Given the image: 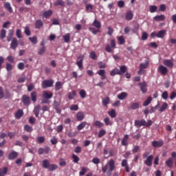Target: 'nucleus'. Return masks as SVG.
<instances>
[{
	"label": "nucleus",
	"mask_w": 176,
	"mask_h": 176,
	"mask_svg": "<svg viewBox=\"0 0 176 176\" xmlns=\"http://www.w3.org/2000/svg\"><path fill=\"white\" fill-rule=\"evenodd\" d=\"M113 170H115V161L113 159L110 160L104 166L102 167V173H106L107 176L112 175Z\"/></svg>",
	"instance_id": "1"
},
{
	"label": "nucleus",
	"mask_w": 176,
	"mask_h": 176,
	"mask_svg": "<svg viewBox=\"0 0 176 176\" xmlns=\"http://www.w3.org/2000/svg\"><path fill=\"white\" fill-rule=\"evenodd\" d=\"M85 58V56L80 55L77 57L76 64L80 69L83 68V59Z\"/></svg>",
	"instance_id": "2"
},
{
	"label": "nucleus",
	"mask_w": 176,
	"mask_h": 176,
	"mask_svg": "<svg viewBox=\"0 0 176 176\" xmlns=\"http://www.w3.org/2000/svg\"><path fill=\"white\" fill-rule=\"evenodd\" d=\"M53 80H43L42 82V87L43 89H47V87H53Z\"/></svg>",
	"instance_id": "3"
},
{
	"label": "nucleus",
	"mask_w": 176,
	"mask_h": 176,
	"mask_svg": "<svg viewBox=\"0 0 176 176\" xmlns=\"http://www.w3.org/2000/svg\"><path fill=\"white\" fill-rule=\"evenodd\" d=\"M158 72L161 74V75H167L168 74V69L164 65H160L158 67Z\"/></svg>",
	"instance_id": "4"
},
{
	"label": "nucleus",
	"mask_w": 176,
	"mask_h": 176,
	"mask_svg": "<svg viewBox=\"0 0 176 176\" xmlns=\"http://www.w3.org/2000/svg\"><path fill=\"white\" fill-rule=\"evenodd\" d=\"M17 46H19V41L16 37H14L10 43V47L12 50H16L17 49Z\"/></svg>",
	"instance_id": "5"
},
{
	"label": "nucleus",
	"mask_w": 176,
	"mask_h": 176,
	"mask_svg": "<svg viewBox=\"0 0 176 176\" xmlns=\"http://www.w3.org/2000/svg\"><path fill=\"white\" fill-rule=\"evenodd\" d=\"M139 86H140V90L143 94H145V93L148 91V89H146V87H148V84H146V82H140Z\"/></svg>",
	"instance_id": "6"
},
{
	"label": "nucleus",
	"mask_w": 176,
	"mask_h": 176,
	"mask_svg": "<svg viewBox=\"0 0 176 176\" xmlns=\"http://www.w3.org/2000/svg\"><path fill=\"white\" fill-rule=\"evenodd\" d=\"M22 101L24 105L28 106L31 104V99L27 95H23L22 97Z\"/></svg>",
	"instance_id": "7"
},
{
	"label": "nucleus",
	"mask_w": 176,
	"mask_h": 176,
	"mask_svg": "<svg viewBox=\"0 0 176 176\" xmlns=\"http://www.w3.org/2000/svg\"><path fill=\"white\" fill-rule=\"evenodd\" d=\"M134 126H135V127L140 128L142 127V126H145V120L142 119V120H135V124Z\"/></svg>",
	"instance_id": "8"
},
{
	"label": "nucleus",
	"mask_w": 176,
	"mask_h": 176,
	"mask_svg": "<svg viewBox=\"0 0 176 176\" xmlns=\"http://www.w3.org/2000/svg\"><path fill=\"white\" fill-rule=\"evenodd\" d=\"M164 65L168 67V68H173L174 67V63L170 59H165L163 60Z\"/></svg>",
	"instance_id": "9"
},
{
	"label": "nucleus",
	"mask_w": 176,
	"mask_h": 176,
	"mask_svg": "<svg viewBox=\"0 0 176 176\" xmlns=\"http://www.w3.org/2000/svg\"><path fill=\"white\" fill-rule=\"evenodd\" d=\"M19 156V153L16 151H12L11 153H9L8 158V160H14Z\"/></svg>",
	"instance_id": "10"
},
{
	"label": "nucleus",
	"mask_w": 176,
	"mask_h": 176,
	"mask_svg": "<svg viewBox=\"0 0 176 176\" xmlns=\"http://www.w3.org/2000/svg\"><path fill=\"white\" fill-rule=\"evenodd\" d=\"M166 166L168 167L169 168H173V166H174V159L173 157H169L166 162H165Z\"/></svg>",
	"instance_id": "11"
},
{
	"label": "nucleus",
	"mask_w": 176,
	"mask_h": 176,
	"mask_svg": "<svg viewBox=\"0 0 176 176\" xmlns=\"http://www.w3.org/2000/svg\"><path fill=\"white\" fill-rule=\"evenodd\" d=\"M152 160H153V155H149L146 157V160L144 161L146 166L151 167L152 166Z\"/></svg>",
	"instance_id": "12"
},
{
	"label": "nucleus",
	"mask_w": 176,
	"mask_h": 176,
	"mask_svg": "<svg viewBox=\"0 0 176 176\" xmlns=\"http://www.w3.org/2000/svg\"><path fill=\"white\" fill-rule=\"evenodd\" d=\"M163 140H160V141H153L152 142V146L154 148H160V146H163Z\"/></svg>",
	"instance_id": "13"
},
{
	"label": "nucleus",
	"mask_w": 176,
	"mask_h": 176,
	"mask_svg": "<svg viewBox=\"0 0 176 176\" xmlns=\"http://www.w3.org/2000/svg\"><path fill=\"white\" fill-rule=\"evenodd\" d=\"M41 111V104H37L34 107L33 112L36 116V118H39V112Z\"/></svg>",
	"instance_id": "14"
},
{
	"label": "nucleus",
	"mask_w": 176,
	"mask_h": 176,
	"mask_svg": "<svg viewBox=\"0 0 176 176\" xmlns=\"http://www.w3.org/2000/svg\"><path fill=\"white\" fill-rule=\"evenodd\" d=\"M140 108V103L138 102H132L130 104L129 107H128V109H138Z\"/></svg>",
	"instance_id": "15"
},
{
	"label": "nucleus",
	"mask_w": 176,
	"mask_h": 176,
	"mask_svg": "<svg viewBox=\"0 0 176 176\" xmlns=\"http://www.w3.org/2000/svg\"><path fill=\"white\" fill-rule=\"evenodd\" d=\"M76 119L79 122L85 119V113L83 111H79L76 114Z\"/></svg>",
	"instance_id": "16"
},
{
	"label": "nucleus",
	"mask_w": 176,
	"mask_h": 176,
	"mask_svg": "<svg viewBox=\"0 0 176 176\" xmlns=\"http://www.w3.org/2000/svg\"><path fill=\"white\" fill-rule=\"evenodd\" d=\"M98 75L101 76V80H104L107 79V76H105V70L104 69H100L97 72Z\"/></svg>",
	"instance_id": "17"
},
{
	"label": "nucleus",
	"mask_w": 176,
	"mask_h": 176,
	"mask_svg": "<svg viewBox=\"0 0 176 176\" xmlns=\"http://www.w3.org/2000/svg\"><path fill=\"white\" fill-rule=\"evenodd\" d=\"M43 97L45 98V100H50L53 97V93H48L47 91L43 92Z\"/></svg>",
	"instance_id": "18"
},
{
	"label": "nucleus",
	"mask_w": 176,
	"mask_h": 176,
	"mask_svg": "<svg viewBox=\"0 0 176 176\" xmlns=\"http://www.w3.org/2000/svg\"><path fill=\"white\" fill-rule=\"evenodd\" d=\"M153 19L155 20V21H164V20H166V16L164 14L157 15L154 16Z\"/></svg>",
	"instance_id": "19"
},
{
	"label": "nucleus",
	"mask_w": 176,
	"mask_h": 176,
	"mask_svg": "<svg viewBox=\"0 0 176 176\" xmlns=\"http://www.w3.org/2000/svg\"><path fill=\"white\" fill-rule=\"evenodd\" d=\"M133 17H134V15L133 14V12L131 11H129L125 14V19L128 21H130V20H133Z\"/></svg>",
	"instance_id": "20"
},
{
	"label": "nucleus",
	"mask_w": 176,
	"mask_h": 176,
	"mask_svg": "<svg viewBox=\"0 0 176 176\" xmlns=\"http://www.w3.org/2000/svg\"><path fill=\"white\" fill-rule=\"evenodd\" d=\"M111 76H115V75H122L120 70L119 69L116 68L110 72Z\"/></svg>",
	"instance_id": "21"
},
{
	"label": "nucleus",
	"mask_w": 176,
	"mask_h": 176,
	"mask_svg": "<svg viewBox=\"0 0 176 176\" xmlns=\"http://www.w3.org/2000/svg\"><path fill=\"white\" fill-rule=\"evenodd\" d=\"M43 27V22L42 20L38 19L35 22V28H37V30H39V28H42Z\"/></svg>",
	"instance_id": "22"
},
{
	"label": "nucleus",
	"mask_w": 176,
	"mask_h": 176,
	"mask_svg": "<svg viewBox=\"0 0 176 176\" xmlns=\"http://www.w3.org/2000/svg\"><path fill=\"white\" fill-rule=\"evenodd\" d=\"M4 8L10 12V13H13V8H12V6L10 5V3L6 2L4 3Z\"/></svg>",
	"instance_id": "23"
},
{
	"label": "nucleus",
	"mask_w": 176,
	"mask_h": 176,
	"mask_svg": "<svg viewBox=\"0 0 176 176\" xmlns=\"http://www.w3.org/2000/svg\"><path fill=\"white\" fill-rule=\"evenodd\" d=\"M63 89V82L58 81L55 84V90L56 91H58V90H61Z\"/></svg>",
	"instance_id": "24"
},
{
	"label": "nucleus",
	"mask_w": 176,
	"mask_h": 176,
	"mask_svg": "<svg viewBox=\"0 0 176 176\" xmlns=\"http://www.w3.org/2000/svg\"><path fill=\"white\" fill-rule=\"evenodd\" d=\"M148 65H149V61L145 60L144 63H140V68L141 69H146V68H148Z\"/></svg>",
	"instance_id": "25"
},
{
	"label": "nucleus",
	"mask_w": 176,
	"mask_h": 176,
	"mask_svg": "<svg viewBox=\"0 0 176 176\" xmlns=\"http://www.w3.org/2000/svg\"><path fill=\"white\" fill-rule=\"evenodd\" d=\"M23 115L24 113L23 112V110L19 109L15 113V118L16 119H20Z\"/></svg>",
	"instance_id": "26"
},
{
	"label": "nucleus",
	"mask_w": 176,
	"mask_h": 176,
	"mask_svg": "<svg viewBox=\"0 0 176 176\" xmlns=\"http://www.w3.org/2000/svg\"><path fill=\"white\" fill-rule=\"evenodd\" d=\"M127 141H129V135H125L122 140V145H123L124 146H127L129 144Z\"/></svg>",
	"instance_id": "27"
},
{
	"label": "nucleus",
	"mask_w": 176,
	"mask_h": 176,
	"mask_svg": "<svg viewBox=\"0 0 176 176\" xmlns=\"http://www.w3.org/2000/svg\"><path fill=\"white\" fill-rule=\"evenodd\" d=\"M8 168L7 167H3L0 168V176H5L8 174Z\"/></svg>",
	"instance_id": "28"
},
{
	"label": "nucleus",
	"mask_w": 176,
	"mask_h": 176,
	"mask_svg": "<svg viewBox=\"0 0 176 176\" xmlns=\"http://www.w3.org/2000/svg\"><path fill=\"white\" fill-rule=\"evenodd\" d=\"M166 35V30H160L157 33V38H161L163 39Z\"/></svg>",
	"instance_id": "29"
},
{
	"label": "nucleus",
	"mask_w": 176,
	"mask_h": 176,
	"mask_svg": "<svg viewBox=\"0 0 176 176\" xmlns=\"http://www.w3.org/2000/svg\"><path fill=\"white\" fill-rule=\"evenodd\" d=\"M93 25L98 30H100V28H101V22L98 21L97 19H95L93 22Z\"/></svg>",
	"instance_id": "30"
},
{
	"label": "nucleus",
	"mask_w": 176,
	"mask_h": 176,
	"mask_svg": "<svg viewBox=\"0 0 176 176\" xmlns=\"http://www.w3.org/2000/svg\"><path fill=\"white\" fill-rule=\"evenodd\" d=\"M104 122L107 126H112L113 122L111 121V118L109 117H107L104 119Z\"/></svg>",
	"instance_id": "31"
},
{
	"label": "nucleus",
	"mask_w": 176,
	"mask_h": 176,
	"mask_svg": "<svg viewBox=\"0 0 176 176\" xmlns=\"http://www.w3.org/2000/svg\"><path fill=\"white\" fill-rule=\"evenodd\" d=\"M75 96H76V91L73 90L72 92L68 93L67 97L69 100H74Z\"/></svg>",
	"instance_id": "32"
},
{
	"label": "nucleus",
	"mask_w": 176,
	"mask_h": 176,
	"mask_svg": "<svg viewBox=\"0 0 176 176\" xmlns=\"http://www.w3.org/2000/svg\"><path fill=\"white\" fill-rule=\"evenodd\" d=\"M86 124H87V122H81L80 124L78 125L77 130L78 131L83 130V129L86 127Z\"/></svg>",
	"instance_id": "33"
},
{
	"label": "nucleus",
	"mask_w": 176,
	"mask_h": 176,
	"mask_svg": "<svg viewBox=\"0 0 176 176\" xmlns=\"http://www.w3.org/2000/svg\"><path fill=\"white\" fill-rule=\"evenodd\" d=\"M127 97V92H122L118 95V98L119 100H124Z\"/></svg>",
	"instance_id": "34"
},
{
	"label": "nucleus",
	"mask_w": 176,
	"mask_h": 176,
	"mask_svg": "<svg viewBox=\"0 0 176 176\" xmlns=\"http://www.w3.org/2000/svg\"><path fill=\"white\" fill-rule=\"evenodd\" d=\"M65 3L63 0H56L54 3V6H65Z\"/></svg>",
	"instance_id": "35"
},
{
	"label": "nucleus",
	"mask_w": 176,
	"mask_h": 176,
	"mask_svg": "<svg viewBox=\"0 0 176 176\" xmlns=\"http://www.w3.org/2000/svg\"><path fill=\"white\" fill-rule=\"evenodd\" d=\"M29 41L34 45H36L38 43V38L36 36H34L33 37H29Z\"/></svg>",
	"instance_id": "36"
},
{
	"label": "nucleus",
	"mask_w": 176,
	"mask_h": 176,
	"mask_svg": "<svg viewBox=\"0 0 176 176\" xmlns=\"http://www.w3.org/2000/svg\"><path fill=\"white\" fill-rule=\"evenodd\" d=\"M50 166V162H49V161L47 160H44L43 161V168H49Z\"/></svg>",
	"instance_id": "37"
},
{
	"label": "nucleus",
	"mask_w": 176,
	"mask_h": 176,
	"mask_svg": "<svg viewBox=\"0 0 176 176\" xmlns=\"http://www.w3.org/2000/svg\"><path fill=\"white\" fill-rule=\"evenodd\" d=\"M108 115L113 119V118H116V111H115V109H111L110 111H108Z\"/></svg>",
	"instance_id": "38"
},
{
	"label": "nucleus",
	"mask_w": 176,
	"mask_h": 176,
	"mask_svg": "<svg viewBox=\"0 0 176 176\" xmlns=\"http://www.w3.org/2000/svg\"><path fill=\"white\" fill-rule=\"evenodd\" d=\"M167 107H168V104L166 102H164L161 107L160 108V112H164L166 109H167Z\"/></svg>",
	"instance_id": "39"
},
{
	"label": "nucleus",
	"mask_w": 176,
	"mask_h": 176,
	"mask_svg": "<svg viewBox=\"0 0 176 176\" xmlns=\"http://www.w3.org/2000/svg\"><path fill=\"white\" fill-rule=\"evenodd\" d=\"M52 13H53V12L51 10H49L44 12L43 16L44 17H45V19H48V17H50V16H52Z\"/></svg>",
	"instance_id": "40"
},
{
	"label": "nucleus",
	"mask_w": 176,
	"mask_h": 176,
	"mask_svg": "<svg viewBox=\"0 0 176 176\" xmlns=\"http://www.w3.org/2000/svg\"><path fill=\"white\" fill-rule=\"evenodd\" d=\"M30 96L32 101H33V102H36V91H32Z\"/></svg>",
	"instance_id": "41"
},
{
	"label": "nucleus",
	"mask_w": 176,
	"mask_h": 176,
	"mask_svg": "<svg viewBox=\"0 0 176 176\" xmlns=\"http://www.w3.org/2000/svg\"><path fill=\"white\" fill-rule=\"evenodd\" d=\"M70 38H71V34H69V33H67L65 36H63L64 41L66 43H68V42H69Z\"/></svg>",
	"instance_id": "42"
},
{
	"label": "nucleus",
	"mask_w": 176,
	"mask_h": 176,
	"mask_svg": "<svg viewBox=\"0 0 176 176\" xmlns=\"http://www.w3.org/2000/svg\"><path fill=\"white\" fill-rule=\"evenodd\" d=\"M105 134H107V131L104 129H101L100 131H99L98 137V138H101L102 137H104Z\"/></svg>",
	"instance_id": "43"
},
{
	"label": "nucleus",
	"mask_w": 176,
	"mask_h": 176,
	"mask_svg": "<svg viewBox=\"0 0 176 176\" xmlns=\"http://www.w3.org/2000/svg\"><path fill=\"white\" fill-rule=\"evenodd\" d=\"M6 37V30L5 29H2L0 33V38L1 39H5Z\"/></svg>",
	"instance_id": "44"
},
{
	"label": "nucleus",
	"mask_w": 176,
	"mask_h": 176,
	"mask_svg": "<svg viewBox=\"0 0 176 176\" xmlns=\"http://www.w3.org/2000/svg\"><path fill=\"white\" fill-rule=\"evenodd\" d=\"M151 102H152V98L149 97L148 98H147V100L146 101L144 102L143 106L148 107V105L150 104Z\"/></svg>",
	"instance_id": "45"
},
{
	"label": "nucleus",
	"mask_w": 176,
	"mask_h": 176,
	"mask_svg": "<svg viewBox=\"0 0 176 176\" xmlns=\"http://www.w3.org/2000/svg\"><path fill=\"white\" fill-rule=\"evenodd\" d=\"M57 165L56 164H50V166H48L49 171H54V170H57Z\"/></svg>",
	"instance_id": "46"
},
{
	"label": "nucleus",
	"mask_w": 176,
	"mask_h": 176,
	"mask_svg": "<svg viewBox=\"0 0 176 176\" xmlns=\"http://www.w3.org/2000/svg\"><path fill=\"white\" fill-rule=\"evenodd\" d=\"M89 30L90 32H91L92 34H94V35H96V34H97L98 32H100V30H97V29H96V28H94L90 27V28H89Z\"/></svg>",
	"instance_id": "47"
},
{
	"label": "nucleus",
	"mask_w": 176,
	"mask_h": 176,
	"mask_svg": "<svg viewBox=\"0 0 176 176\" xmlns=\"http://www.w3.org/2000/svg\"><path fill=\"white\" fill-rule=\"evenodd\" d=\"M149 9H150V12L151 13H155V12H156V10H157V6H150Z\"/></svg>",
	"instance_id": "48"
},
{
	"label": "nucleus",
	"mask_w": 176,
	"mask_h": 176,
	"mask_svg": "<svg viewBox=\"0 0 176 176\" xmlns=\"http://www.w3.org/2000/svg\"><path fill=\"white\" fill-rule=\"evenodd\" d=\"M24 130L25 131H27L28 133H31V131H32V127H31L30 125L26 124L24 126Z\"/></svg>",
	"instance_id": "49"
},
{
	"label": "nucleus",
	"mask_w": 176,
	"mask_h": 176,
	"mask_svg": "<svg viewBox=\"0 0 176 176\" xmlns=\"http://www.w3.org/2000/svg\"><path fill=\"white\" fill-rule=\"evenodd\" d=\"M101 160H100V158L96 157H94L92 159V163H94V164H100Z\"/></svg>",
	"instance_id": "50"
},
{
	"label": "nucleus",
	"mask_w": 176,
	"mask_h": 176,
	"mask_svg": "<svg viewBox=\"0 0 176 176\" xmlns=\"http://www.w3.org/2000/svg\"><path fill=\"white\" fill-rule=\"evenodd\" d=\"M16 36L19 39H21V38H23V36L21 35V30L20 29L16 30Z\"/></svg>",
	"instance_id": "51"
},
{
	"label": "nucleus",
	"mask_w": 176,
	"mask_h": 176,
	"mask_svg": "<svg viewBox=\"0 0 176 176\" xmlns=\"http://www.w3.org/2000/svg\"><path fill=\"white\" fill-rule=\"evenodd\" d=\"M87 172V168L83 167L82 168L81 171L79 173V175L83 176L86 174Z\"/></svg>",
	"instance_id": "52"
},
{
	"label": "nucleus",
	"mask_w": 176,
	"mask_h": 176,
	"mask_svg": "<svg viewBox=\"0 0 176 176\" xmlns=\"http://www.w3.org/2000/svg\"><path fill=\"white\" fill-rule=\"evenodd\" d=\"M109 97H107L104 99L102 100V104L104 105V107H107V104H109Z\"/></svg>",
	"instance_id": "53"
},
{
	"label": "nucleus",
	"mask_w": 176,
	"mask_h": 176,
	"mask_svg": "<svg viewBox=\"0 0 176 176\" xmlns=\"http://www.w3.org/2000/svg\"><path fill=\"white\" fill-rule=\"evenodd\" d=\"M81 98H86V91L81 89L79 92Z\"/></svg>",
	"instance_id": "54"
},
{
	"label": "nucleus",
	"mask_w": 176,
	"mask_h": 176,
	"mask_svg": "<svg viewBox=\"0 0 176 176\" xmlns=\"http://www.w3.org/2000/svg\"><path fill=\"white\" fill-rule=\"evenodd\" d=\"M37 142L39 144H43L45 142V136H41L37 138Z\"/></svg>",
	"instance_id": "55"
},
{
	"label": "nucleus",
	"mask_w": 176,
	"mask_h": 176,
	"mask_svg": "<svg viewBox=\"0 0 176 176\" xmlns=\"http://www.w3.org/2000/svg\"><path fill=\"white\" fill-rule=\"evenodd\" d=\"M45 52H46V48L43 46L39 50L38 54H39V56H42V54H44Z\"/></svg>",
	"instance_id": "56"
},
{
	"label": "nucleus",
	"mask_w": 176,
	"mask_h": 176,
	"mask_svg": "<svg viewBox=\"0 0 176 176\" xmlns=\"http://www.w3.org/2000/svg\"><path fill=\"white\" fill-rule=\"evenodd\" d=\"M72 159L74 163H78L79 162V157L75 154L72 155Z\"/></svg>",
	"instance_id": "57"
},
{
	"label": "nucleus",
	"mask_w": 176,
	"mask_h": 176,
	"mask_svg": "<svg viewBox=\"0 0 176 176\" xmlns=\"http://www.w3.org/2000/svg\"><path fill=\"white\" fill-rule=\"evenodd\" d=\"M94 126H96L97 127H102L104 126V123L101 122L100 121H96L94 122Z\"/></svg>",
	"instance_id": "58"
},
{
	"label": "nucleus",
	"mask_w": 176,
	"mask_h": 176,
	"mask_svg": "<svg viewBox=\"0 0 176 176\" xmlns=\"http://www.w3.org/2000/svg\"><path fill=\"white\" fill-rule=\"evenodd\" d=\"M79 109V107L77 104H72L70 107L71 111H78Z\"/></svg>",
	"instance_id": "59"
},
{
	"label": "nucleus",
	"mask_w": 176,
	"mask_h": 176,
	"mask_svg": "<svg viewBox=\"0 0 176 176\" xmlns=\"http://www.w3.org/2000/svg\"><path fill=\"white\" fill-rule=\"evenodd\" d=\"M89 57L92 58V60H97V55H96V52H94L90 53Z\"/></svg>",
	"instance_id": "60"
},
{
	"label": "nucleus",
	"mask_w": 176,
	"mask_h": 176,
	"mask_svg": "<svg viewBox=\"0 0 176 176\" xmlns=\"http://www.w3.org/2000/svg\"><path fill=\"white\" fill-rule=\"evenodd\" d=\"M50 142L52 145H56L57 142H58V140H57L56 137H53V138L51 139Z\"/></svg>",
	"instance_id": "61"
},
{
	"label": "nucleus",
	"mask_w": 176,
	"mask_h": 176,
	"mask_svg": "<svg viewBox=\"0 0 176 176\" xmlns=\"http://www.w3.org/2000/svg\"><path fill=\"white\" fill-rule=\"evenodd\" d=\"M25 34L28 36H30V35H31V30H30V28L28 27L25 28Z\"/></svg>",
	"instance_id": "62"
},
{
	"label": "nucleus",
	"mask_w": 176,
	"mask_h": 176,
	"mask_svg": "<svg viewBox=\"0 0 176 176\" xmlns=\"http://www.w3.org/2000/svg\"><path fill=\"white\" fill-rule=\"evenodd\" d=\"M120 72H121V75H123L126 72V67L124 65L120 67Z\"/></svg>",
	"instance_id": "63"
},
{
	"label": "nucleus",
	"mask_w": 176,
	"mask_h": 176,
	"mask_svg": "<svg viewBox=\"0 0 176 176\" xmlns=\"http://www.w3.org/2000/svg\"><path fill=\"white\" fill-rule=\"evenodd\" d=\"M140 151V147L139 146H135L133 149H132V152L133 153H137V152H138Z\"/></svg>",
	"instance_id": "64"
}]
</instances>
